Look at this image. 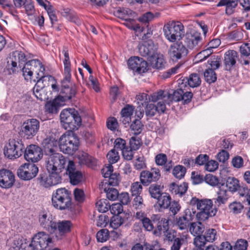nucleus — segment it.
I'll list each match as a JSON object with an SVG mask.
<instances>
[{
    "label": "nucleus",
    "instance_id": "nucleus-27",
    "mask_svg": "<svg viewBox=\"0 0 250 250\" xmlns=\"http://www.w3.org/2000/svg\"><path fill=\"white\" fill-rule=\"evenodd\" d=\"M116 14L119 18L129 22H133L132 18L136 16V13L128 8H120L117 11Z\"/></svg>",
    "mask_w": 250,
    "mask_h": 250
},
{
    "label": "nucleus",
    "instance_id": "nucleus-59",
    "mask_svg": "<svg viewBox=\"0 0 250 250\" xmlns=\"http://www.w3.org/2000/svg\"><path fill=\"white\" fill-rule=\"evenodd\" d=\"M39 181L41 185L45 188H48L51 186H53L51 181H50V178L49 177V175H47L45 174L40 175Z\"/></svg>",
    "mask_w": 250,
    "mask_h": 250
},
{
    "label": "nucleus",
    "instance_id": "nucleus-56",
    "mask_svg": "<svg viewBox=\"0 0 250 250\" xmlns=\"http://www.w3.org/2000/svg\"><path fill=\"white\" fill-rule=\"evenodd\" d=\"M29 66V64H25L22 68V75L26 81H30L33 76V71Z\"/></svg>",
    "mask_w": 250,
    "mask_h": 250
},
{
    "label": "nucleus",
    "instance_id": "nucleus-64",
    "mask_svg": "<svg viewBox=\"0 0 250 250\" xmlns=\"http://www.w3.org/2000/svg\"><path fill=\"white\" fill-rule=\"evenodd\" d=\"M240 52L241 55L249 56L250 55V43H245L240 46Z\"/></svg>",
    "mask_w": 250,
    "mask_h": 250
},
{
    "label": "nucleus",
    "instance_id": "nucleus-51",
    "mask_svg": "<svg viewBox=\"0 0 250 250\" xmlns=\"http://www.w3.org/2000/svg\"><path fill=\"white\" fill-rule=\"evenodd\" d=\"M143 125L139 120H135L130 125V129L133 133L138 135L141 133L143 130Z\"/></svg>",
    "mask_w": 250,
    "mask_h": 250
},
{
    "label": "nucleus",
    "instance_id": "nucleus-39",
    "mask_svg": "<svg viewBox=\"0 0 250 250\" xmlns=\"http://www.w3.org/2000/svg\"><path fill=\"white\" fill-rule=\"evenodd\" d=\"M226 187L231 192H235L240 188L239 181L234 177H229L226 182Z\"/></svg>",
    "mask_w": 250,
    "mask_h": 250
},
{
    "label": "nucleus",
    "instance_id": "nucleus-26",
    "mask_svg": "<svg viewBox=\"0 0 250 250\" xmlns=\"http://www.w3.org/2000/svg\"><path fill=\"white\" fill-rule=\"evenodd\" d=\"M237 5V0H221L217 6H225L226 14L230 15L234 13Z\"/></svg>",
    "mask_w": 250,
    "mask_h": 250
},
{
    "label": "nucleus",
    "instance_id": "nucleus-35",
    "mask_svg": "<svg viewBox=\"0 0 250 250\" xmlns=\"http://www.w3.org/2000/svg\"><path fill=\"white\" fill-rule=\"evenodd\" d=\"M158 199V203L161 208H167L171 204V197L167 193H163Z\"/></svg>",
    "mask_w": 250,
    "mask_h": 250
},
{
    "label": "nucleus",
    "instance_id": "nucleus-61",
    "mask_svg": "<svg viewBox=\"0 0 250 250\" xmlns=\"http://www.w3.org/2000/svg\"><path fill=\"white\" fill-rule=\"evenodd\" d=\"M109 209L110 212L114 215H119L123 210V206L121 204L116 203L110 206Z\"/></svg>",
    "mask_w": 250,
    "mask_h": 250
},
{
    "label": "nucleus",
    "instance_id": "nucleus-43",
    "mask_svg": "<svg viewBox=\"0 0 250 250\" xmlns=\"http://www.w3.org/2000/svg\"><path fill=\"white\" fill-rule=\"evenodd\" d=\"M96 207L99 212H105L110 207V205L106 199H100L96 204Z\"/></svg>",
    "mask_w": 250,
    "mask_h": 250
},
{
    "label": "nucleus",
    "instance_id": "nucleus-7",
    "mask_svg": "<svg viewBox=\"0 0 250 250\" xmlns=\"http://www.w3.org/2000/svg\"><path fill=\"white\" fill-rule=\"evenodd\" d=\"M24 148V146L21 140L10 139L4 147V154L9 159H16L22 155Z\"/></svg>",
    "mask_w": 250,
    "mask_h": 250
},
{
    "label": "nucleus",
    "instance_id": "nucleus-15",
    "mask_svg": "<svg viewBox=\"0 0 250 250\" xmlns=\"http://www.w3.org/2000/svg\"><path fill=\"white\" fill-rule=\"evenodd\" d=\"M187 54V49L182 43H174L168 50L169 57L173 61H177Z\"/></svg>",
    "mask_w": 250,
    "mask_h": 250
},
{
    "label": "nucleus",
    "instance_id": "nucleus-28",
    "mask_svg": "<svg viewBox=\"0 0 250 250\" xmlns=\"http://www.w3.org/2000/svg\"><path fill=\"white\" fill-rule=\"evenodd\" d=\"M150 62L151 66L158 69L164 68L166 64L164 56L161 54H153Z\"/></svg>",
    "mask_w": 250,
    "mask_h": 250
},
{
    "label": "nucleus",
    "instance_id": "nucleus-50",
    "mask_svg": "<svg viewBox=\"0 0 250 250\" xmlns=\"http://www.w3.org/2000/svg\"><path fill=\"white\" fill-rule=\"evenodd\" d=\"M124 220L120 215H114L110 219V226L114 229L119 228L123 223Z\"/></svg>",
    "mask_w": 250,
    "mask_h": 250
},
{
    "label": "nucleus",
    "instance_id": "nucleus-4",
    "mask_svg": "<svg viewBox=\"0 0 250 250\" xmlns=\"http://www.w3.org/2000/svg\"><path fill=\"white\" fill-rule=\"evenodd\" d=\"M59 145L62 152L73 155L78 149L79 140L73 133H64L60 137Z\"/></svg>",
    "mask_w": 250,
    "mask_h": 250
},
{
    "label": "nucleus",
    "instance_id": "nucleus-25",
    "mask_svg": "<svg viewBox=\"0 0 250 250\" xmlns=\"http://www.w3.org/2000/svg\"><path fill=\"white\" fill-rule=\"evenodd\" d=\"M55 226L54 232L58 231L60 234L63 235L70 231L72 224L69 221L63 220L58 222H56Z\"/></svg>",
    "mask_w": 250,
    "mask_h": 250
},
{
    "label": "nucleus",
    "instance_id": "nucleus-21",
    "mask_svg": "<svg viewBox=\"0 0 250 250\" xmlns=\"http://www.w3.org/2000/svg\"><path fill=\"white\" fill-rule=\"evenodd\" d=\"M186 43L189 49H197L202 44L200 33L195 32L187 39Z\"/></svg>",
    "mask_w": 250,
    "mask_h": 250
},
{
    "label": "nucleus",
    "instance_id": "nucleus-24",
    "mask_svg": "<svg viewBox=\"0 0 250 250\" xmlns=\"http://www.w3.org/2000/svg\"><path fill=\"white\" fill-rule=\"evenodd\" d=\"M107 182L106 181L102 182L99 185V188L101 190H103L106 194V197L110 200H115L119 196L118 190L113 188H108L107 189Z\"/></svg>",
    "mask_w": 250,
    "mask_h": 250
},
{
    "label": "nucleus",
    "instance_id": "nucleus-1",
    "mask_svg": "<svg viewBox=\"0 0 250 250\" xmlns=\"http://www.w3.org/2000/svg\"><path fill=\"white\" fill-rule=\"evenodd\" d=\"M190 204L196 205L197 208L199 212L197 213L196 216L199 221H205L209 217L215 215L217 209L213 207L212 201L210 199H202L194 197L190 200Z\"/></svg>",
    "mask_w": 250,
    "mask_h": 250
},
{
    "label": "nucleus",
    "instance_id": "nucleus-31",
    "mask_svg": "<svg viewBox=\"0 0 250 250\" xmlns=\"http://www.w3.org/2000/svg\"><path fill=\"white\" fill-rule=\"evenodd\" d=\"M45 155L54 153L58 143L55 139H46L43 142Z\"/></svg>",
    "mask_w": 250,
    "mask_h": 250
},
{
    "label": "nucleus",
    "instance_id": "nucleus-22",
    "mask_svg": "<svg viewBox=\"0 0 250 250\" xmlns=\"http://www.w3.org/2000/svg\"><path fill=\"white\" fill-rule=\"evenodd\" d=\"M180 88L176 90L172 91V93H167V96L165 97L167 98V104H169L172 102H179L182 99V95L183 94V83H181V80H179L178 83Z\"/></svg>",
    "mask_w": 250,
    "mask_h": 250
},
{
    "label": "nucleus",
    "instance_id": "nucleus-14",
    "mask_svg": "<svg viewBox=\"0 0 250 250\" xmlns=\"http://www.w3.org/2000/svg\"><path fill=\"white\" fill-rule=\"evenodd\" d=\"M24 151V158L28 161L37 162L42 157V149L38 146L31 145L26 147Z\"/></svg>",
    "mask_w": 250,
    "mask_h": 250
},
{
    "label": "nucleus",
    "instance_id": "nucleus-63",
    "mask_svg": "<svg viewBox=\"0 0 250 250\" xmlns=\"http://www.w3.org/2000/svg\"><path fill=\"white\" fill-rule=\"evenodd\" d=\"M248 247V242L243 239L238 240L234 246V250H246Z\"/></svg>",
    "mask_w": 250,
    "mask_h": 250
},
{
    "label": "nucleus",
    "instance_id": "nucleus-52",
    "mask_svg": "<svg viewBox=\"0 0 250 250\" xmlns=\"http://www.w3.org/2000/svg\"><path fill=\"white\" fill-rule=\"evenodd\" d=\"M186 172V168L182 166H177L173 169V174L177 179H181L184 177Z\"/></svg>",
    "mask_w": 250,
    "mask_h": 250
},
{
    "label": "nucleus",
    "instance_id": "nucleus-32",
    "mask_svg": "<svg viewBox=\"0 0 250 250\" xmlns=\"http://www.w3.org/2000/svg\"><path fill=\"white\" fill-rule=\"evenodd\" d=\"M25 64H29V66L33 72L36 73L39 76L43 71H45V68L42 63L37 59H34L26 62Z\"/></svg>",
    "mask_w": 250,
    "mask_h": 250
},
{
    "label": "nucleus",
    "instance_id": "nucleus-57",
    "mask_svg": "<svg viewBox=\"0 0 250 250\" xmlns=\"http://www.w3.org/2000/svg\"><path fill=\"white\" fill-rule=\"evenodd\" d=\"M108 178L109 179L108 180H105L103 181H106L107 182L106 186H108L109 185L116 186L119 184L120 182L119 174L117 173H112Z\"/></svg>",
    "mask_w": 250,
    "mask_h": 250
},
{
    "label": "nucleus",
    "instance_id": "nucleus-12",
    "mask_svg": "<svg viewBox=\"0 0 250 250\" xmlns=\"http://www.w3.org/2000/svg\"><path fill=\"white\" fill-rule=\"evenodd\" d=\"M161 177L159 168L153 167L150 170H143L140 173V178L141 183L144 186H148L151 183L158 181Z\"/></svg>",
    "mask_w": 250,
    "mask_h": 250
},
{
    "label": "nucleus",
    "instance_id": "nucleus-41",
    "mask_svg": "<svg viewBox=\"0 0 250 250\" xmlns=\"http://www.w3.org/2000/svg\"><path fill=\"white\" fill-rule=\"evenodd\" d=\"M17 63V62L13 61L10 59H8L6 69L9 74L16 73L21 70L20 64L18 65Z\"/></svg>",
    "mask_w": 250,
    "mask_h": 250
},
{
    "label": "nucleus",
    "instance_id": "nucleus-11",
    "mask_svg": "<svg viewBox=\"0 0 250 250\" xmlns=\"http://www.w3.org/2000/svg\"><path fill=\"white\" fill-rule=\"evenodd\" d=\"M71 69H69L66 72L64 69V78L62 81V87L63 93L65 94L62 96L66 100H70L73 97L76 93V89L75 85H71L70 81L71 79Z\"/></svg>",
    "mask_w": 250,
    "mask_h": 250
},
{
    "label": "nucleus",
    "instance_id": "nucleus-9",
    "mask_svg": "<svg viewBox=\"0 0 250 250\" xmlns=\"http://www.w3.org/2000/svg\"><path fill=\"white\" fill-rule=\"evenodd\" d=\"M40 128V122L36 119H28L22 124L20 132L25 138L31 139L36 135Z\"/></svg>",
    "mask_w": 250,
    "mask_h": 250
},
{
    "label": "nucleus",
    "instance_id": "nucleus-3",
    "mask_svg": "<svg viewBox=\"0 0 250 250\" xmlns=\"http://www.w3.org/2000/svg\"><path fill=\"white\" fill-rule=\"evenodd\" d=\"M61 122L65 129L74 130L81 126L82 119L74 109H63L60 114Z\"/></svg>",
    "mask_w": 250,
    "mask_h": 250
},
{
    "label": "nucleus",
    "instance_id": "nucleus-13",
    "mask_svg": "<svg viewBox=\"0 0 250 250\" xmlns=\"http://www.w3.org/2000/svg\"><path fill=\"white\" fill-rule=\"evenodd\" d=\"M128 67L133 71L139 74L147 71V63L143 58L139 57L130 58L127 62Z\"/></svg>",
    "mask_w": 250,
    "mask_h": 250
},
{
    "label": "nucleus",
    "instance_id": "nucleus-38",
    "mask_svg": "<svg viewBox=\"0 0 250 250\" xmlns=\"http://www.w3.org/2000/svg\"><path fill=\"white\" fill-rule=\"evenodd\" d=\"M39 78L37 83L40 82V84L43 85V87L50 85V84L54 82V78L50 75H45L44 71H43L38 76Z\"/></svg>",
    "mask_w": 250,
    "mask_h": 250
},
{
    "label": "nucleus",
    "instance_id": "nucleus-40",
    "mask_svg": "<svg viewBox=\"0 0 250 250\" xmlns=\"http://www.w3.org/2000/svg\"><path fill=\"white\" fill-rule=\"evenodd\" d=\"M217 198L215 199V203L218 205H221L225 204L228 199V195L227 194V191L223 188H220L217 192Z\"/></svg>",
    "mask_w": 250,
    "mask_h": 250
},
{
    "label": "nucleus",
    "instance_id": "nucleus-10",
    "mask_svg": "<svg viewBox=\"0 0 250 250\" xmlns=\"http://www.w3.org/2000/svg\"><path fill=\"white\" fill-rule=\"evenodd\" d=\"M38 171V167L35 164L25 163L19 167L17 175L23 180H30L36 176Z\"/></svg>",
    "mask_w": 250,
    "mask_h": 250
},
{
    "label": "nucleus",
    "instance_id": "nucleus-2",
    "mask_svg": "<svg viewBox=\"0 0 250 250\" xmlns=\"http://www.w3.org/2000/svg\"><path fill=\"white\" fill-rule=\"evenodd\" d=\"M51 201L52 206L57 209H69L72 205L71 192L65 188H58L53 192Z\"/></svg>",
    "mask_w": 250,
    "mask_h": 250
},
{
    "label": "nucleus",
    "instance_id": "nucleus-6",
    "mask_svg": "<svg viewBox=\"0 0 250 250\" xmlns=\"http://www.w3.org/2000/svg\"><path fill=\"white\" fill-rule=\"evenodd\" d=\"M66 159L61 153H54L46 155L45 167L48 172L62 171L64 169Z\"/></svg>",
    "mask_w": 250,
    "mask_h": 250
},
{
    "label": "nucleus",
    "instance_id": "nucleus-58",
    "mask_svg": "<svg viewBox=\"0 0 250 250\" xmlns=\"http://www.w3.org/2000/svg\"><path fill=\"white\" fill-rule=\"evenodd\" d=\"M25 13L28 16H32L35 12L34 3L31 0H26L23 5Z\"/></svg>",
    "mask_w": 250,
    "mask_h": 250
},
{
    "label": "nucleus",
    "instance_id": "nucleus-42",
    "mask_svg": "<svg viewBox=\"0 0 250 250\" xmlns=\"http://www.w3.org/2000/svg\"><path fill=\"white\" fill-rule=\"evenodd\" d=\"M213 53L211 48H207L198 53L195 57V63L202 62L208 57Z\"/></svg>",
    "mask_w": 250,
    "mask_h": 250
},
{
    "label": "nucleus",
    "instance_id": "nucleus-47",
    "mask_svg": "<svg viewBox=\"0 0 250 250\" xmlns=\"http://www.w3.org/2000/svg\"><path fill=\"white\" fill-rule=\"evenodd\" d=\"M109 237V232L107 229H102L96 234L97 240L99 242H104Z\"/></svg>",
    "mask_w": 250,
    "mask_h": 250
},
{
    "label": "nucleus",
    "instance_id": "nucleus-5",
    "mask_svg": "<svg viewBox=\"0 0 250 250\" xmlns=\"http://www.w3.org/2000/svg\"><path fill=\"white\" fill-rule=\"evenodd\" d=\"M164 32L166 38L171 42L180 40L185 35L184 27L179 21L168 22L164 27Z\"/></svg>",
    "mask_w": 250,
    "mask_h": 250
},
{
    "label": "nucleus",
    "instance_id": "nucleus-30",
    "mask_svg": "<svg viewBox=\"0 0 250 250\" xmlns=\"http://www.w3.org/2000/svg\"><path fill=\"white\" fill-rule=\"evenodd\" d=\"M237 53L234 50H229L225 54L224 61L227 67L230 68L236 63Z\"/></svg>",
    "mask_w": 250,
    "mask_h": 250
},
{
    "label": "nucleus",
    "instance_id": "nucleus-62",
    "mask_svg": "<svg viewBox=\"0 0 250 250\" xmlns=\"http://www.w3.org/2000/svg\"><path fill=\"white\" fill-rule=\"evenodd\" d=\"M69 178L71 183L75 185L82 181V175L79 171L75 172V173L71 174L70 175H69Z\"/></svg>",
    "mask_w": 250,
    "mask_h": 250
},
{
    "label": "nucleus",
    "instance_id": "nucleus-49",
    "mask_svg": "<svg viewBox=\"0 0 250 250\" xmlns=\"http://www.w3.org/2000/svg\"><path fill=\"white\" fill-rule=\"evenodd\" d=\"M48 172L49 173V176L50 178V181L53 186L61 183L62 178L60 175L61 171H53Z\"/></svg>",
    "mask_w": 250,
    "mask_h": 250
},
{
    "label": "nucleus",
    "instance_id": "nucleus-34",
    "mask_svg": "<svg viewBox=\"0 0 250 250\" xmlns=\"http://www.w3.org/2000/svg\"><path fill=\"white\" fill-rule=\"evenodd\" d=\"M184 83H188L189 86L191 87H196L198 86L201 83V79L199 75L197 74H191L188 78L184 79L183 80H181V82Z\"/></svg>",
    "mask_w": 250,
    "mask_h": 250
},
{
    "label": "nucleus",
    "instance_id": "nucleus-44",
    "mask_svg": "<svg viewBox=\"0 0 250 250\" xmlns=\"http://www.w3.org/2000/svg\"><path fill=\"white\" fill-rule=\"evenodd\" d=\"M149 192L152 197L158 199L162 195L161 187L157 184L151 185L149 188Z\"/></svg>",
    "mask_w": 250,
    "mask_h": 250
},
{
    "label": "nucleus",
    "instance_id": "nucleus-20",
    "mask_svg": "<svg viewBox=\"0 0 250 250\" xmlns=\"http://www.w3.org/2000/svg\"><path fill=\"white\" fill-rule=\"evenodd\" d=\"M66 100L62 96H59L53 101L48 102L45 105V109L46 112L51 113H57L59 108L64 104Z\"/></svg>",
    "mask_w": 250,
    "mask_h": 250
},
{
    "label": "nucleus",
    "instance_id": "nucleus-33",
    "mask_svg": "<svg viewBox=\"0 0 250 250\" xmlns=\"http://www.w3.org/2000/svg\"><path fill=\"white\" fill-rule=\"evenodd\" d=\"M78 158L79 160V163L82 165H85L88 167H92L95 165L94 160L84 152H80L78 155Z\"/></svg>",
    "mask_w": 250,
    "mask_h": 250
},
{
    "label": "nucleus",
    "instance_id": "nucleus-60",
    "mask_svg": "<svg viewBox=\"0 0 250 250\" xmlns=\"http://www.w3.org/2000/svg\"><path fill=\"white\" fill-rule=\"evenodd\" d=\"M204 180L206 183L213 187L217 186L219 183L218 179L211 174H207Z\"/></svg>",
    "mask_w": 250,
    "mask_h": 250
},
{
    "label": "nucleus",
    "instance_id": "nucleus-29",
    "mask_svg": "<svg viewBox=\"0 0 250 250\" xmlns=\"http://www.w3.org/2000/svg\"><path fill=\"white\" fill-rule=\"evenodd\" d=\"M188 188V184L186 183H183L179 185L175 183H172L169 185L170 191L172 193L179 195L180 196H182L186 192Z\"/></svg>",
    "mask_w": 250,
    "mask_h": 250
},
{
    "label": "nucleus",
    "instance_id": "nucleus-16",
    "mask_svg": "<svg viewBox=\"0 0 250 250\" xmlns=\"http://www.w3.org/2000/svg\"><path fill=\"white\" fill-rule=\"evenodd\" d=\"M39 221L40 226L50 233H54L56 221L49 213L42 212L39 215Z\"/></svg>",
    "mask_w": 250,
    "mask_h": 250
},
{
    "label": "nucleus",
    "instance_id": "nucleus-54",
    "mask_svg": "<svg viewBox=\"0 0 250 250\" xmlns=\"http://www.w3.org/2000/svg\"><path fill=\"white\" fill-rule=\"evenodd\" d=\"M243 208V206L240 202H233L229 206L230 212L234 214L240 213Z\"/></svg>",
    "mask_w": 250,
    "mask_h": 250
},
{
    "label": "nucleus",
    "instance_id": "nucleus-55",
    "mask_svg": "<svg viewBox=\"0 0 250 250\" xmlns=\"http://www.w3.org/2000/svg\"><path fill=\"white\" fill-rule=\"evenodd\" d=\"M107 158L110 164L116 163L119 159V153L115 149H111L107 154Z\"/></svg>",
    "mask_w": 250,
    "mask_h": 250
},
{
    "label": "nucleus",
    "instance_id": "nucleus-19",
    "mask_svg": "<svg viewBox=\"0 0 250 250\" xmlns=\"http://www.w3.org/2000/svg\"><path fill=\"white\" fill-rule=\"evenodd\" d=\"M157 49V47L151 40L143 42L138 46L139 53L143 56H151Z\"/></svg>",
    "mask_w": 250,
    "mask_h": 250
},
{
    "label": "nucleus",
    "instance_id": "nucleus-23",
    "mask_svg": "<svg viewBox=\"0 0 250 250\" xmlns=\"http://www.w3.org/2000/svg\"><path fill=\"white\" fill-rule=\"evenodd\" d=\"M192 219L191 211L189 209H186L185 215L178 219L177 225L181 230L187 229L190 224V221Z\"/></svg>",
    "mask_w": 250,
    "mask_h": 250
},
{
    "label": "nucleus",
    "instance_id": "nucleus-53",
    "mask_svg": "<svg viewBox=\"0 0 250 250\" xmlns=\"http://www.w3.org/2000/svg\"><path fill=\"white\" fill-rule=\"evenodd\" d=\"M43 85L40 84V82L36 83L35 86L33 88V93L35 97L40 100H43L44 98L42 95V92H43Z\"/></svg>",
    "mask_w": 250,
    "mask_h": 250
},
{
    "label": "nucleus",
    "instance_id": "nucleus-37",
    "mask_svg": "<svg viewBox=\"0 0 250 250\" xmlns=\"http://www.w3.org/2000/svg\"><path fill=\"white\" fill-rule=\"evenodd\" d=\"M10 60L18 62L20 64L21 62H24L26 61V57L24 53L19 50H16L12 52L9 56Z\"/></svg>",
    "mask_w": 250,
    "mask_h": 250
},
{
    "label": "nucleus",
    "instance_id": "nucleus-18",
    "mask_svg": "<svg viewBox=\"0 0 250 250\" xmlns=\"http://www.w3.org/2000/svg\"><path fill=\"white\" fill-rule=\"evenodd\" d=\"M9 245V250H34L30 242L22 237H15Z\"/></svg>",
    "mask_w": 250,
    "mask_h": 250
},
{
    "label": "nucleus",
    "instance_id": "nucleus-36",
    "mask_svg": "<svg viewBox=\"0 0 250 250\" xmlns=\"http://www.w3.org/2000/svg\"><path fill=\"white\" fill-rule=\"evenodd\" d=\"M189 231L194 236L200 235L204 231V225L200 222L192 223L190 224Z\"/></svg>",
    "mask_w": 250,
    "mask_h": 250
},
{
    "label": "nucleus",
    "instance_id": "nucleus-8",
    "mask_svg": "<svg viewBox=\"0 0 250 250\" xmlns=\"http://www.w3.org/2000/svg\"><path fill=\"white\" fill-rule=\"evenodd\" d=\"M52 243V238L45 232H39L32 238L30 245L34 250H49Z\"/></svg>",
    "mask_w": 250,
    "mask_h": 250
},
{
    "label": "nucleus",
    "instance_id": "nucleus-48",
    "mask_svg": "<svg viewBox=\"0 0 250 250\" xmlns=\"http://www.w3.org/2000/svg\"><path fill=\"white\" fill-rule=\"evenodd\" d=\"M143 189V187L139 182H136L133 183L130 187V192L133 196H140Z\"/></svg>",
    "mask_w": 250,
    "mask_h": 250
},
{
    "label": "nucleus",
    "instance_id": "nucleus-46",
    "mask_svg": "<svg viewBox=\"0 0 250 250\" xmlns=\"http://www.w3.org/2000/svg\"><path fill=\"white\" fill-rule=\"evenodd\" d=\"M205 80L209 83H214L217 79L216 73L212 69L208 68L204 72Z\"/></svg>",
    "mask_w": 250,
    "mask_h": 250
},
{
    "label": "nucleus",
    "instance_id": "nucleus-45",
    "mask_svg": "<svg viewBox=\"0 0 250 250\" xmlns=\"http://www.w3.org/2000/svg\"><path fill=\"white\" fill-rule=\"evenodd\" d=\"M166 96H167V93L165 94L164 91L159 90L157 92L153 93L151 95V98H149V100L153 102L164 100L167 103V99L165 98Z\"/></svg>",
    "mask_w": 250,
    "mask_h": 250
},
{
    "label": "nucleus",
    "instance_id": "nucleus-17",
    "mask_svg": "<svg viewBox=\"0 0 250 250\" xmlns=\"http://www.w3.org/2000/svg\"><path fill=\"white\" fill-rule=\"evenodd\" d=\"M15 182V175L8 169L0 170V186L3 188H10Z\"/></svg>",
    "mask_w": 250,
    "mask_h": 250
}]
</instances>
